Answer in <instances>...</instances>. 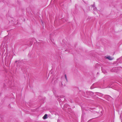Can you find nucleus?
I'll list each match as a JSON object with an SVG mask.
<instances>
[{
    "mask_svg": "<svg viewBox=\"0 0 122 122\" xmlns=\"http://www.w3.org/2000/svg\"><path fill=\"white\" fill-rule=\"evenodd\" d=\"M106 58L108 59L109 60H112L113 59L112 58V57L110 56H109L107 57H106Z\"/></svg>",
    "mask_w": 122,
    "mask_h": 122,
    "instance_id": "nucleus-1",
    "label": "nucleus"
},
{
    "mask_svg": "<svg viewBox=\"0 0 122 122\" xmlns=\"http://www.w3.org/2000/svg\"><path fill=\"white\" fill-rule=\"evenodd\" d=\"M47 114H45L43 117V118L44 119H45L47 118Z\"/></svg>",
    "mask_w": 122,
    "mask_h": 122,
    "instance_id": "nucleus-2",
    "label": "nucleus"
},
{
    "mask_svg": "<svg viewBox=\"0 0 122 122\" xmlns=\"http://www.w3.org/2000/svg\"><path fill=\"white\" fill-rule=\"evenodd\" d=\"M65 78L66 79V80L67 81V78L66 76V75H65Z\"/></svg>",
    "mask_w": 122,
    "mask_h": 122,
    "instance_id": "nucleus-3",
    "label": "nucleus"
}]
</instances>
